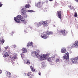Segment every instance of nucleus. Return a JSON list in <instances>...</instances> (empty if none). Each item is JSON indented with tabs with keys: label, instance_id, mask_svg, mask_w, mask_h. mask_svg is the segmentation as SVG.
<instances>
[{
	"label": "nucleus",
	"instance_id": "obj_42",
	"mask_svg": "<svg viewBox=\"0 0 78 78\" xmlns=\"http://www.w3.org/2000/svg\"><path fill=\"white\" fill-rule=\"evenodd\" d=\"M37 51H38V53H39V50H37Z\"/></svg>",
	"mask_w": 78,
	"mask_h": 78
},
{
	"label": "nucleus",
	"instance_id": "obj_46",
	"mask_svg": "<svg viewBox=\"0 0 78 78\" xmlns=\"http://www.w3.org/2000/svg\"><path fill=\"white\" fill-rule=\"evenodd\" d=\"M21 56H22V54H21Z\"/></svg>",
	"mask_w": 78,
	"mask_h": 78
},
{
	"label": "nucleus",
	"instance_id": "obj_37",
	"mask_svg": "<svg viewBox=\"0 0 78 78\" xmlns=\"http://www.w3.org/2000/svg\"><path fill=\"white\" fill-rule=\"evenodd\" d=\"M75 1H76V2H77V3H78V0H74Z\"/></svg>",
	"mask_w": 78,
	"mask_h": 78
},
{
	"label": "nucleus",
	"instance_id": "obj_45",
	"mask_svg": "<svg viewBox=\"0 0 78 78\" xmlns=\"http://www.w3.org/2000/svg\"><path fill=\"white\" fill-rule=\"evenodd\" d=\"M12 33H14V32H12Z\"/></svg>",
	"mask_w": 78,
	"mask_h": 78
},
{
	"label": "nucleus",
	"instance_id": "obj_44",
	"mask_svg": "<svg viewBox=\"0 0 78 78\" xmlns=\"http://www.w3.org/2000/svg\"><path fill=\"white\" fill-rule=\"evenodd\" d=\"M62 14H63V11H62Z\"/></svg>",
	"mask_w": 78,
	"mask_h": 78
},
{
	"label": "nucleus",
	"instance_id": "obj_31",
	"mask_svg": "<svg viewBox=\"0 0 78 78\" xmlns=\"http://www.w3.org/2000/svg\"><path fill=\"white\" fill-rule=\"evenodd\" d=\"M33 76H34V75H33L32 74V75H31L29 77V78H33Z\"/></svg>",
	"mask_w": 78,
	"mask_h": 78
},
{
	"label": "nucleus",
	"instance_id": "obj_30",
	"mask_svg": "<svg viewBox=\"0 0 78 78\" xmlns=\"http://www.w3.org/2000/svg\"><path fill=\"white\" fill-rule=\"evenodd\" d=\"M12 47L13 48H16V45H12Z\"/></svg>",
	"mask_w": 78,
	"mask_h": 78
},
{
	"label": "nucleus",
	"instance_id": "obj_10",
	"mask_svg": "<svg viewBox=\"0 0 78 78\" xmlns=\"http://www.w3.org/2000/svg\"><path fill=\"white\" fill-rule=\"evenodd\" d=\"M2 55L3 56H4V57H8V56H9L8 53L5 51H3Z\"/></svg>",
	"mask_w": 78,
	"mask_h": 78
},
{
	"label": "nucleus",
	"instance_id": "obj_1",
	"mask_svg": "<svg viewBox=\"0 0 78 78\" xmlns=\"http://www.w3.org/2000/svg\"><path fill=\"white\" fill-rule=\"evenodd\" d=\"M26 12H27L26 10H25L24 8H22L21 9V13L22 15L23 16L22 17V22H24L25 21V18H27V16H28L27 15L25 14H26Z\"/></svg>",
	"mask_w": 78,
	"mask_h": 78
},
{
	"label": "nucleus",
	"instance_id": "obj_18",
	"mask_svg": "<svg viewBox=\"0 0 78 78\" xmlns=\"http://www.w3.org/2000/svg\"><path fill=\"white\" fill-rule=\"evenodd\" d=\"M53 57H50L48 58V61H49V62H51L52 61H53Z\"/></svg>",
	"mask_w": 78,
	"mask_h": 78
},
{
	"label": "nucleus",
	"instance_id": "obj_6",
	"mask_svg": "<svg viewBox=\"0 0 78 78\" xmlns=\"http://www.w3.org/2000/svg\"><path fill=\"white\" fill-rule=\"evenodd\" d=\"M49 56V54H44L42 55L41 56V59L43 60H45L46 59V58L47 56Z\"/></svg>",
	"mask_w": 78,
	"mask_h": 78
},
{
	"label": "nucleus",
	"instance_id": "obj_20",
	"mask_svg": "<svg viewBox=\"0 0 78 78\" xmlns=\"http://www.w3.org/2000/svg\"><path fill=\"white\" fill-rule=\"evenodd\" d=\"M41 3V2H38L37 4H36L35 5L36 6H37V7H39V5H40Z\"/></svg>",
	"mask_w": 78,
	"mask_h": 78
},
{
	"label": "nucleus",
	"instance_id": "obj_33",
	"mask_svg": "<svg viewBox=\"0 0 78 78\" xmlns=\"http://www.w3.org/2000/svg\"><path fill=\"white\" fill-rule=\"evenodd\" d=\"M59 61V59H57L56 60V62H58V61Z\"/></svg>",
	"mask_w": 78,
	"mask_h": 78
},
{
	"label": "nucleus",
	"instance_id": "obj_41",
	"mask_svg": "<svg viewBox=\"0 0 78 78\" xmlns=\"http://www.w3.org/2000/svg\"><path fill=\"white\" fill-rule=\"evenodd\" d=\"M50 2H52V1H53V0H49Z\"/></svg>",
	"mask_w": 78,
	"mask_h": 78
},
{
	"label": "nucleus",
	"instance_id": "obj_2",
	"mask_svg": "<svg viewBox=\"0 0 78 78\" xmlns=\"http://www.w3.org/2000/svg\"><path fill=\"white\" fill-rule=\"evenodd\" d=\"M52 33L51 32L49 31L46 32H44V33H43L41 35V37L43 39H47L49 37L48 35L50 34H52Z\"/></svg>",
	"mask_w": 78,
	"mask_h": 78
},
{
	"label": "nucleus",
	"instance_id": "obj_32",
	"mask_svg": "<svg viewBox=\"0 0 78 78\" xmlns=\"http://www.w3.org/2000/svg\"><path fill=\"white\" fill-rule=\"evenodd\" d=\"M13 58H14V59H17V57L16 56H14Z\"/></svg>",
	"mask_w": 78,
	"mask_h": 78
},
{
	"label": "nucleus",
	"instance_id": "obj_9",
	"mask_svg": "<svg viewBox=\"0 0 78 78\" xmlns=\"http://www.w3.org/2000/svg\"><path fill=\"white\" fill-rule=\"evenodd\" d=\"M33 55H34V57H37V58H39L40 56V55L38 53H37L36 51H34L33 53Z\"/></svg>",
	"mask_w": 78,
	"mask_h": 78
},
{
	"label": "nucleus",
	"instance_id": "obj_7",
	"mask_svg": "<svg viewBox=\"0 0 78 78\" xmlns=\"http://www.w3.org/2000/svg\"><path fill=\"white\" fill-rule=\"evenodd\" d=\"M60 33H62L63 36H66L67 34V30L66 29H63V30H61L60 31Z\"/></svg>",
	"mask_w": 78,
	"mask_h": 78
},
{
	"label": "nucleus",
	"instance_id": "obj_25",
	"mask_svg": "<svg viewBox=\"0 0 78 78\" xmlns=\"http://www.w3.org/2000/svg\"><path fill=\"white\" fill-rule=\"evenodd\" d=\"M77 16H78V15H77V13H76V12L74 14V17H76Z\"/></svg>",
	"mask_w": 78,
	"mask_h": 78
},
{
	"label": "nucleus",
	"instance_id": "obj_15",
	"mask_svg": "<svg viewBox=\"0 0 78 78\" xmlns=\"http://www.w3.org/2000/svg\"><path fill=\"white\" fill-rule=\"evenodd\" d=\"M5 73L6 74L7 76L8 77H10L11 76V73L10 72H9L8 71H6L5 72Z\"/></svg>",
	"mask_w": 78,
	"mask_h": 78
},
{
	"label": "nucleus",
	"instance_id": "obj_38",
	"mask_svg": "<svg viewBox=\"0 0 78 78\" xmlns=\"http://www.w3.org/2000/svg\"><path fill=\"white\" fill-rule=\"evenodd\" d=\"M13 55H14V56H17L16 54H14Z\"/></svg>",
	"mask_w": 78,
	"mask_h": 78
},
{
	"label": "nucleus",
	"instance_id": "obj_16",
	"mask_svg": "<svg viewBox=\"0 0 78 78\" xmlns=\"http://www.w3.org/2000/svg\"><path fill=\"white\" fill-rule=\"evenodd\" d=\"M24 63L26 64H27L28 65H30V62L29 60H24Z\"/></svg>",
	"mask_w": 78,
	"mask_h": 78
},
{
	"label": "nucleus",
	"instance_id": "obj_27",
	"mask_svg": "<svg viewBox=\"0 0 78 78\" xmlns=\"http://www.w3.org/2000/svg\"><path fill=\"white\" fill-rule=\"evenodd\" d=\"M15 60L14 58V57H12L11 58V61H14Z\"/></svg>",
	"mask_w": 78,
	"mask_h": 78
},
{
	"label": "nucleus",
	"instance_id": "obj_22",
	"mask_svg": "<svg viewBox=\"0 0 78 78\" xmlns=\"http://www.w3.org/2000/svg\"><path fill=\"white\" fill-rule=\"evenodd\" d=\"M30 69L31 71L32 72H34V71H35V69H34V68H33L32 66H30Z\"/></svg>",
	"mask_w": 78,
	"mask_h": 78
},
{
	"label": "nucleus",
	"instance_id": "obj_12",
	"mask_svg": "<svg viewBox=\"0 0 78 78\" xmlns=\"http://www.w3.org/2000/svg\"><path fill=\"white\" fill-rule=\"evenodd\" d=\"M41 23H42V25H43L44 27H47L48 26V23L46 22L42 21Z\"/></svg>",
	"mask_w": 78,
	"mask_h": 78
},
{
	"label": "nucleus",
	"instance_id": "obj_11",
	"mask_svg": "<svg viewBox=\"0 0 78 78\" xmlns=\"http://www.w3.org/2000/svg\"><path fill=\"white\" fill-rule=\"evenodd\" d=\"M73 45L76 48H78V41H75Z\"/></svg>",
	"mask_w": 78,
	"mask_h": 78
},
{
	"label": "nucleus",
	"instance_id": "obj_26",
	"mask_svg": "<svg viewBox=\"0 0 78 78\" xmlns=\"http://www.w3.org/2000/svg\"><path fill=\"white\" fill-rule=\"evenodd\" d=\"M31 72H29L27 74V76H30L31 75Z\"/></svg>",
	"mask_w": 78,
	"mask_h": 78
},
{
	"label": "nucleus",
	"instance_id": "obj_21",
	"mask_svg": "<svg viewBox=\"0 0 78 78\" xmlns=\"http://www.w3.org/2000/svg\"><path fill=\"white\" fill-rule=\"evenodd\" d=\"M69 8L71 10L74 9V7H73V6L72 7V6L71 5L69 6Z\"/></svg>",
	"mask_w": 78,
	"mask_h": 78
},
{
	"label": "nucleus",
	"instance_id": "obj_28",
	"mask_svg": "<svg viewBox=\"0 0 78 78\" xmlns=\"http://www.w3.org/2000/svg\"><path fill=\"white\" fill-rule=\"evenodd\" d=\"M8 47H9V46H7L6 47H4V48L5 49V50H7V49H8Z\"/></svg>",
	"mask_w": 78,
	"mask_h": 78
},
{
	"label": "nucleus",
	"instance_id": "obj_36",
	"mask_svg": "<svg viewBox=\"0 0 78 78\" xmlns=\"http://www.w3.org/2000/svg\"><path fill=\"white\" fill-rule=\"evenodd\" d=\"M2 73V70L0 69V74Z\"/></svg>",
	"mask_w": 78,
	"mask_h": 78
},
{
	"label": "nucleus",
	"instance_id": "obj_24",
	"mask_svg": "<svg viewBox=\"0 0 78 78\" xmlns=\"http://www.w3.org/2000/svg\"><path fill=\"white\" fill-rule=\"evenodd\" d=\"M27 12H34V11L31 10H27Z\"/></svg>",
	"mask_w": 78,
	"mask_h": 78
},
{
	"label": "nucleus",
	"instance_id": "obj_13",
	"mask_svg": "<svg viewBox=\"0 0 78 78\" xmlns=\"http://www.w3.org/2000/svg\"><path fill=\"white\" fill-rule=\"evenodd\" d=\"M57 14L58 17V18H59L60 19H61L62 15H61V11H57Z\"/></svg>",
	"mask_w": 78,
	"mask_h": 78
},
{
	"label": "nucleus",
	"instance_id": "obj_39",
	"mask_svg": "<svg viewBox=\"0 0 78 78\" xmlns=\"http://www.w3.org/2000/svg\"><path fill=\"white\" fill-rule=\"evenodd\" d=\"M1 42H2V40H0V46L1 44Z\"/></svg>",
	"mask_w": 78,
	"mask_h": 78
},
{
	"label": "nucleus",
	"instance_id": "obj_5",
	"mask_svg": "<svg viewBox=\"0 0 78 78\" xmlns=\"http://www.w3.org/2000/svg\"><path fill=\"white\" fill-rule=\"evenodd\" d=\"M71 62L72 63H77V62H78V57L72 58Z\"/></svg>",
	"mask_w": 78,
	"mask_h": 78
},
{
	"label": "nucleus",
	"instance_id": "obj_19",
	"mask_svg": "<svg viewBox=\"0 0 78 78\" xmlns=\"http://www.w3.org/2000/svg\"><path fill=\"white\" fill-rule=\"evenodd\" d=\"M22 51L23 53H25L27 51V48H23L22 49Z\"/></svg>",
	"mask_w": 78,
	"mask_h": 78
},
{
	"label": "nucleus",
	"instance_id": "obj_8",
	"mask_svg": "<svg viewBox=\"0 0 78 78\" xmlns=\"http://www.w3.org/2000/svg\"><path fill=\"white\" fill-rule=\"evenodd\" d=\"M27 47L28 48L30 47H33V43L32 42H29L27 44Z\"/></svg>",
	"mask_w": 78,
	"mask_h": 78
},
{
	"label": "nucleus",
	"instance_id": "obj_43",
	"mask_svg": "<svg viewBox=\"0 0 78 78\" xmlns=\"http://www.w3.org/2000/svg\"><path fill=\"white\" fill-rule=\"evenodd\" d=\"M1 3H2V2H0V4H1Z\"/></svg>",
	"mask_w": 78,
	"mask_h": 78
},
{
	"label": "nucleus",
	"instance_id": "obj_14",
	"mask_svg": "<svg viewBox=\"0 0 78 78\" xmlns=\"http://www.w3.org/2000/svg\"><path fill=\"white\" fill-rule=\"evenodd\" d=\"M61 52L62 53H66V48H62L61 49Z\"/></svg>",
	"mask_w": 78,
	"mask_h": 78
},
{
	"label": "nucleus",
	"instance_id": "obj_34",
	"mask_svg": "<svg viewBox=\"0 0 78 78\" xmlns=\"http://www.w3.org/2000/svg\"><path fill=\"white\" fill-rule=\"evenodd\" d=\"M38 74V75H41V73L40 72V71L39 72Z\"/></svg>",
	"mask_w": 78,
	"mask_h": 78
},
{
	"label": "nucleus",
	"instance_id": "obj_17",
	"mask_svg": "<svg viewBox=\"0 0 78 78\" xmlns=\"http://www.w3.org/2000/svg\"><path fill=\"white\" fill-rule=\"evenodd\" d=\"M41 25H42V22H40L38 23L36 25V26L37 27H39V26H41Z\"/></svg>",
	"mask_w": 78,
	"mask_h": 78
},
{
	"label": "nucleus",
	"instance_id": "obj_4",
	"mask_svg": "<svg viewBox=\"0 0 78 78\" xmlns=\"http://www.w3.org/2000/svg\"><path fill=\"white\" fill-rule=\"evenodd\" d=\"M63 59H65L66 61L69 60V52H67L66 53L64 54Z\"/></svg>",
	"mask_w": 78,
	"mask_h": 78
},
{
	"label": "nucleus",
	"instance_id": "obj_35",
	"mask_svg": "<svg viewBox=\"0 0 78 78\" xmlns=\"http://www.w3.org/2000/svg\"><path fill=\"white\" fill-rule=\"evenodd\" d=\"M2 6H3V4H0V8H1V7Z\"/></svg>",
	"mask_w": 78,
	"mask_h": 78
},
{
	"label": "nucleus",
	"instance_id": "obj_40",
	"mask_svg": "<svg viewBox=\"0 0 78 78\" xmlns=\"http://www.w3.org/2000/svg\"><path fill=\"white\" fill-rule=\"evenodd\" d=\"M2 48L1 47H0V51H1V49Z\"/></svg>",
	"mask_w": 78,
	"mask_h": 78
},
{
	"label": "nucleus",
	"instance_id": "obj_3",
	"mask_svg": "<svg viewBox=\"0 0 78 78\" xmlns=\"http://www.w3.org/2000/svg\"><path fill=\"white\" fill-rule=\"evenodd\" d=\"M14 20L17 23H21L22 22V16L21 15H18L17 17H15L14 18Z\"/></svg>",
	"mask_w": 78,
	"mask_h": 78
},
{
	"label": "nucleus",
	"instance_id": "obj_23",
	"mask_svg": "<svg viewBox=\"0 0 78 78\" xmlns=\"http://www.w3.org/2000/svg\"><path fill=\"white\" fill-rule=\"evenodd\" d=\"M25 7L26 8H30V4H26Z\"/></svg>",
	"mask_w": 78,
	"mask_h": 78
},
{
	"label": "nucleus",
	"instance_id": "obj_29",
	"mask_svg": "<svg viewBox=\"0 0 78 78\" xmlns=\"http://www.w3.org/2000/svg\"><path fill=\"white\" fill-rule=\"evenodd\" d=\"M2 44H3L5 42V40L3 39L1 41Z\"/></svg>",
	"mask_w": 78,
	"mask_h": 78
}]
</instances>
